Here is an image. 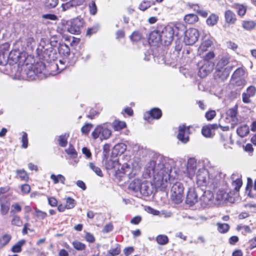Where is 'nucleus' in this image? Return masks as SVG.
Returning <instances> with one entry per match:
<instances>
[{
	"label": "nucleus",
	"mask_w": 256,
	"mask_h": 256,
	"mask_svg": "<svg viewBox=\"0 0 256 256\" xmlns=\"http://www.w3.org/2000/svg\"><path fill=\"white\" fill-rule=\"evenodd\" d=\"M175 165L174 160L168 158L160 156L151 160L146 168V174L153 178L156 188L165 190L168 187L170 180V173Z\"/></svg>",
	"instance_id": "obj_1"
},
{
	"label": "nucleus",
	"mask_w": 256,
	"mask_h": 256,
	"mask_svg": "<svg viewBox=\"0 0 256 256\" xmlns=\"http://www.w3.org/2000/svg\"><path fill=\"white\" fill-rule=\"evenodd\" d=\"M226 174L218 171L209 173L206 168H202L198 170L196 174V182L198 186H208L214 189L222 182Z\"/></svg>",
	"instance_id": "obj_2"
},
{
	"label": "nucleus",
	"mask_w": 256,
	"mask_h": 256,
	"mask_svg": "<svg viewBox=\"0 0 256 256\" xmlns=\"http://www.w3.org/2000/svg\"><path fill=\"white\" fill-rule=\"evenodd\" d=\"M83 24V19L79 17L70 20H62L60 26H58V32L61 34L66 32L72 34H80Z\"/></svg>",
	"instance_id": "obj_3"
},
{
	"label": "nucleus",
	"mask_w": 256,
	"mask_h": 256,
	"mask_svg": "<svg viewBox=\"0 0 256 256\" xmlns=\"http://www.w3.org/2000/svg\"><path fill=\"white\" fill-rule=\"evenodd\" d=\"M184 188L183 184L179 182L173 184L170 190V198L175 204H180L184 198Z\"/></svg>",
	"instance_id": "obj_4"
},
{
	"label": "nucleus",
	"mask_w": 256,
	"mask_h": 256,
	"mask_svg": "<svg viewBox=\"0 0 256 256\" xmlns=\"http://www.w3.org/2000/svg\"><path fill=\"white\" fill-rule=\"evenodd\" d=\"M111 134L112 130L108 128L106 124L98 126L92 133L94 139L100 138V140L108 138Z\"/></svg>",
	"instance_id": "obj_5"
},
{
	"label": "nucleus",
	"mask_w": 256,
	"mask_h": 256,
	"mask_svg": "<svg viewBox=\"0 0 256 256\" xmlns=\"http://www.w3.org/2000/svg\"><path fill=\"white\" fill-rule=\"evenodd\" d=\"M174 30L172 26H167L160 30L161 42L164 45H169L173 40Z\"/></svg>",
	"instance_id": "obj_6"
},
{
	"label": "nucleus",
	"mask_w": 256,
	"mask_h": 256,
	"mask_svg": "<svg viewBox=\"0 0 256 256\" xmlns=\"http://www.w3.org/2000/svg\"><path fill=\"white\" fill-rule=\"evenodd\" d=\"M199 32L196 28H189L185 32L184 42L187 45L194 44L198 40Z\"/></svg>",
	"instance_id": "obj_7"
},
{
	"label": "nucleus",
	"mask_w": 256,
	"mask_h": 256,
	"mask_svg": "<svg viewBox=\"0 0 256 256\" xmlns=\"http://www.w3.org/2000/svg\"><path fill=\"white\" fill-rule=\"evenodd\" d=\"M197 162L195 158H191L188 160L186 168L184 172L188 177L192 179L196 174Z\"/></svg>",
	"instance_id": "obj_8"
},
{
	"label": "nucleus",
	"mask_w": 256,
	"mask_h": 256,
	"mask_svg": "<svg viewBox=\"0 0 256 256\" xmlns=\"http://www.w3.org/2000/svg\"><path fill=\"white\" fill-rule=\"evenodd\" d=\"M232 69V66H228L225 69H218L216 68L214 72V78L222 82L226 80L230 72Z\"/></svg>",
	"instance_id": "obj_9"
},
{
	"label": "nucleus",
	"mask_w": 256,
	"mask_h": 256,
	"mask_svg": "<svg viewBox=\"0 0 256 256\" xmlns=\"http://www.w3.org/2000/svg\"><path fill=\"white\" fill-rule=\"evenodd\" d=\"M190 134V126H186L184 125L180 126L178 138L183 144H186L189 141Z\"/></svg>",
	"instance_id": "obj_10"
},
{
	"label": "nucleus",
	"mask_w": 256,
	"mask_h": 256,
	"mask_svg": "<svg viewBox=\"0 0 256 256\" xmlns=\"http://www.w3.org/2000/svg\"><path fill=\"white\" fill-rule=\"evenodd\" d=\"M214 64L210 62H204L200 68L198 75L202 78H204L210 74L213 70Z\"/></svg>",
	"instance_id": "obj_11"
},
{
	"label": "nucleus",
	"mask_w": 256,
	"mask_h": 256,
	"mask_svg": "<svg viewBox=\"0 0 256 256\" xmlns=\"http://www.w3.org/2000/svg\"><path fill=\"white\" fill-rule=\"evenodd\" d=\"M162 115V112L160 109L158 108H154L144 114V118L146 120L150 122L153 119L158 120L160 118Z\"/></svg>",
	"instance_id": "obj_12"
},
{
	"label": "nucleus",
	"mask_w": 256,
	"mask_h": 256,
	"mask_svg": "<svg viewBox=\"0 0 256 256\" xmlns=\"http://www.w3.org/2000/svg\"><path fill=\"white\" fill-rule=\"evenodd\" d=\"M139 191L144 196H148L152 193V184L148 180L140 182Z\"/></svg>",
	"instance_id": "obj_13"
},
{
	"label": "nucleus",
	"mask_w": 256,
	"mask_h": 256,
	"mask_svg": "<svg viewBox=\"0 0 256 256\" xmlns=\"http://www.w3.org/2000/svg\"><path fill=\"white\" fill-rule=\"evenodd\" d=\"M214 194L210 190L205 191L200 198L202 204L204 206H210L212 204Z\"/></svg>",
	"instance_id": "obj_14"
},
{
	"label": "nucleus",
	"mask_w": 256,
	"mask_h": 256,
	"mask_svg": "<svg viewBox=\"0 0 256 256\" xmlns=\"http://www.w3.org/2000/svg\"><path fill=\"white\" fill-rule=\"evenodd\" d=\"M198 196L195 190L190 188L186 198V202L190 205H193L198 202Z\"/></svg>",
	"instance_id": "obj_15"
},
{
	"label": "nucleus",
	"mask_w": 256,
	"mask_h": 256,
	"mask_svg": "<svg viewBox=\"0 0 256 256\" xmlns=\"http://www.w3.org/2000/svg\"><path fill=\"white\" fill-rule=\"evenodd\" d=\"M9 64L12 65L19 62L20 53L18 50H14L8 52Z\"/></svg>",
	"instance_id": "obj_16"
},
{
	"label": "nucleus",
	"mask_w": 256,
	"mask_h": 256,
	"mask_svg": "<svg viewBox=\"0 0 256 256\" xmlns=\"http://www.w3.org/2000/svg\"><path fill=\"white\" fill-rule=\"evenodd\" d=\"M224 18L226 23L234 24L236 21V14L230 10H227L224 13Z\"/></svg>",
	"instance_id": "obj_17"
},
{
	"label": "nucleus",
	"mask_w": 256,
	"mask_h": 256,
	"mask_svg": "<svg viewBox=\"0 0 256 256\" xmlns=\"http://www.w3.org/2000/svg\"><path fill=\"white\" fill-rule=\"evenodd\" d=\"M212 42L210 40H204L198 48V53L199 55L202 56L204 52L208 50V48L211 46Z\"/></svg>",
	"instance_id": "obj_18"
},
{
	"label": "nucleus",
	"mask_w": 256,
	"mask_h": 256,
	"mask_svg": "<svg viewBox=\"0 0 256 256\" xmlns=\"http://www.w3.org/2000/svg\"><path fill=\"white\" fill-rule=\"evenodd\" d=\"M172 28L174 30V34L178 36L182 35L184 33L185 34L186 31L184 25L180 23L176 24L172 26Z\"/></svg>",
	"instance_id": "obj_19"
},
{
	"label": "nucleus",
	"mask_w": 256,
	"mask_h": 256,
	"mask_svg": "<svg viewBox=\"0 0 256 256\" xmlns=\"http://www.w3.org/2000/svg\"><path fill=\"white\" fill-rule=\"evenodd\" d=\"M149 40L154 43L161 42L160 30L152 31L150 34Z\"/></svg>",
	"instance_id": "obj_20"
},
{
	"label": "nucleus",
	"mask_w": 256,
	"mask_h": 256,
	"mask_svg": "<svg viewBox=\"0 0 256 256\" xmlns=\"http://www.w3.org/2000/svg\"><path fill=\"white\" fill-rule=\"evenodd\" d=\"M118 168V170L116 172V175L118 176L121 178L123 177L124 175L129 176L131 168L128 164L123 165L121 168V170H120L119 168Z\"/></svg>",
	"instance_id": "obj_21"
},
{
	"label": "nucleus",
	"mask_w": 256,
	"mask_h": 256,
	"mask_svg": "<svg viewBox=\"0 0 256 256\" xmlns=\"http://www.w3.org/2000/svg\"><path fill=\"white\" fill-rule=\"evenodd\" d=\"M232 7L237 10L238 14L240 16H243L246 13V8L243 4L235 3Z\"/></svg>",
	"instance_id": "obj_22"
},
{
	"label": "nucleus",
	"mask_w": 256,
	"mask_h": 256,
	"mask_svg": "<svg viewBox=\"0 0 256 256\" xmlns=\"http://www.w3.org/2000/svg\"><path fill=\"white\" fill-rule=\"evenodd\" d=\"M58 50L59 53L64 56H68L70 54V48L64 43L60 44Z\"/></svg>",
	"instance_id": "obj_23"
},
{
	"label": "nucleus",
	"mask_w": 256,
	"mask_h": 256,
	"mask_svg": "<svg viewBox=\"0 0 256 256\" xmlns=\"http://www.w3.org/2000/svg\"><path fill=\"white\" fill-rule=\"evenodd\" d=\"M242 24L244 29L250 31L254 28L256 22L253 20H244L242 22Z\"/></svg>",
	"instance_id": "obj_24"
},
{
	"label": "nucleus",
	"mask_w": 256,
	"mask_h": 256,
	"mask_svg": "<svg viewBox=\"0 0 256 256\" xmlns=\"http://www.w3.org/2000/svg\"><path fill=\"white\" fill-rule=\"evenodd\" d=\"M236 132L239 136L243 138L249 133V128L246 124L241 126L237 128Z\"/></svg>",
	"instance_id": "obj_25"
},
{
	"label": "nucleus",
	"mask_w": 256,
	"mask_h": 256,
	"mask_svg": "<svg viewBox=\"0 0 256 256\" xmlns=\"http://www.w3.org/2000/svg\"><path fill=\"white\" fill-rule=\"evenodd\" d=\"M46 69V66L42 62H38L34 66V72L38 74L43 73Z\"/></svg>",
	"instance_id": "obj_26"
},
{
	"label": "nucleus",
	"mask_w": 256,
	"mask_h": 256,
	"mask_svg": "<svg viewBox=\"0 0 256 256\" xmlns=\"http://www.w3.org/2000/svg\"><path fill=\"white\" fill-rule=\"evenodd\" d=\"M12 238V236L9 234H4L0 238V249L6 246Z\"/></svg>",
	"instance_id": "obj_27"
},
{
	"label": "nucleus",
	"mask_w": 256,
	"mask_h": 256,
	"mask_svg": "<svg viewBox=\"0 0 256 256\" xmlns=\"http://www.w3.org/2000/svg\"><path fill=\"white\" fill-rule=\"evenodd\" d=\"M112 126L114 130L118 131L126 126L125 122L116 120L112 124Z\"/></svg>",
	"instance_id": "obj_28"
},
{
	"label": "nucleus",
	"mask_w": 256,
	"mask_h": 256,
	"mask_svg": "<svg viewBox=\"0 0 256 256\" xmlns=\"http://www.w3.org/2000/svg\"><path fill=\"white\" fill-rule=\"evenodd\" d=\"M228 62L229 58L226 56H224L218 62L216 68L218 69H225Z\"/></svg>",
	"instance_id": "obj_29"
},
{
	"label": "nucleus",
	"mask_w": 256,
	"mask_h": 256,
	"mask_svg": "<svg viewBox=\"0 0 256 256\" xmlns=\"http://www.w3.org/2000/svg\"><path fill=\"white\" fill-rule=\"evenodd\" d=\"M245 73L246 70L243 67L238 68L234 72L232 76V78L234 79L242 78Z\"/></svg>",
	"instance_id": "obj_30"
},
{
	"label": "nucleus",
	"mask_w": 256,
	"mask_h": 256,
	"mask_svg": "<svg viewBox=\"0 0 256 256\" xmlns=\"http://www.w3.org/2000/svg\"><path fill=\"white\" fill-rule=\"evenodd\" d=\"M68 136L69 134L67 133L60 136L58 139V144L62 147L66 146L68 144L67 140Z\"/></svg>",
	"instance_id": "obj_31"
},
{
	"label": "nucleus",
	"mask_w": 256,
	"mask_h": 256,
	"mask_svg": "<svg viewBox=\"0 0 256 256\" xmlns=\"http://www.w3.org/2000/svg\"><path fill=\"white\" fill-rule=\"evenodd\" d=\"M198 18L196 14H188L184 17V20L185 22L192 24L198 22Z\"/></svg>",
	"instance_id": "obj_32"
},
{
	"label": "nucleus",
	"mask_w": 256,
	"mask_h": 256,
	"mask_svg": "<svg viewBox=\"0 0 256 256\" xmlns=\"http://www.w3.org/2000/svg\"><path fill=\"white\" fill-rule=\"evenodd\" d=\"M50 179L52 180L54 184H56L59 182L62 184H64V182L66 180L65 177L60 174L58 175H55L54 174H51Z\"/></svg>",
	"instance_id": "obj_33"
},
{
	"label": "nucleus",
	"mask_w": 256,
	"mask_h": 256,
	"mask_svg": "<svg viewBox=\"0 0 256 256\" xmlns=\"http://www.w3.org/2000/svg\"><path fill=\"white\" fill-rule=\"evenodd\" d=\"M106 167L107 170H112L116 168L118 166H119L118 162L116 160H107L106 161Z\"/></svg>",
	"instance_id": "obj_34"
},
{
	"label": "nucleus",
	"mask_w": 256,
	"mask_h": 256,
	"mask_svg": "<svg viewBox=\"0 0 256 256\" xmlns=\"http://www.w3.org/2000/svg\"><path fill=\"white\" fill-rule=\"evenodd\" d=\"M236 110L234 108L230 109L227 112L228 116L232 118V126L236 125L238 122V119L236 118Z\"/></svg>",
	"instance_id": "obj_35"
},
{
	"label": "nucleus",
	"mask_w": 256,
	"mask_h": 256,
	"mask_svg": "<svg viewBox=\"0 0 256 256\" xmlns=\"http://www.w3.org/2000/svg\"><path fill=\"white\" fill-rule=\"evenodd\" d=\"M9 64L8 54V52L0 51V64L2 65H6Z\"/></svg>",
	"instance_id": "obj_36"
},
{
	"label": "nucleus",
	"mask_w": 256,
	"mask_h": 256,
	"mask_svg": "<svg viewBox=\"0 0 256 256\" xmlns=\"http://www.w3.org/2000/svg\"><path fill=\"white\" fill-rule=\"evenodd\" d=\"M126 145L124 143L118 144L114 146V150L117 152V154H122L126 150Z\"/></svg>",
	"instance_id": "obj_37"
},
{
	"label": "nucleus",
	"mask_w": 256,
	"mask_h": 256,
	"mask_svg": "<svg viewBox=\"0 0 256 256\" xmlns=\"http://www.w3.org/2000/svg\"><path fill=\"white\" fill-rule=\"evenodd\" d=\"M202 135L206 138H212L214 134L212 130L208 126V125L203 126L202 130Z\"/></svg>",
	"instance_id": "obj_38"
},
{
	"label": "nucleus",
	"mask_w": 256,
	"mask_h": 256,
	"mask_svg": "<svg viewBox=\"0 0 256 256\" xmlns=\"http://www.w3.org/2000/svg\"><path fill=\"white\" fill-rule=\"evenodd\" d=\"M25 242L24 240L18 241L12 248V251L14 252H20L22 251V246L25 244Z\"/></svg>",
	"instance_id": "obj_39"
},
{
	"label": "nucleus",
	"mask_w": 256,
	"mask_h": 256,
	"mask_svg": "<svg viewBox=\"0 0 256 256\" xmlns=\"http://www.w3.org/2000/svg\"><path fill=\"white\" fill-rule=\"evenodd\" d=\"M216 225L218 226V231L222 234L226 233L230 229V226L227 224L218 222Z\"/></svg>",
	"instance_id": "obj_40"
},
{
	"label": "nucleus",
	"mask_w": 256,
	"mask_h": 256,
	"mask_svg": "<svg viewBox=\"0 0 256 256\" xmlns=\"http://www.w3.org/2000/svg\"><path fill=\"white\" fill-rule=\"evenodd\" d=\"M156 241L160 245H165L168 242V236L164 234H160L156 238Z\"/></svg>",
	"instance_id": "obj_41"
},
{
	"label": "nucleus",
	"mask_w": 256,
	"mask_h": 256,
	"mask_svg": "<svg viewBox=\"0 0 256 256\" xmlns=\"http://www.w3.org/2000/svg\"><path fill=\"white\" fill-rule=\"evenodd\" d=\"M89 12L90 14L95 15L97 13L98 8L94 0H91L88 4Z\"/></svg>",
	"instance_id": "obj_42"
},
{
	"label": "nucleus",
	"mask_w": 256,
	"mask_h": 256,
	"mask_svg": "<svg viewBox=\"0 0 256 256\" xmlns=\"http://www.w3.org/2000/svg\"><path fill=\"white\" fill-rule=\"evenodd\" d=\"M16 176L20 178L22 180L28 181V176L26 172L24 170H18L16 171Z\"/></svg>",
	"instance_id": "obj_43"
},
{
	"label": "nucleus",
	"mask_w": 256,
	"mask_h": 256,
	"mask_svg": "<svg viewBox=\"0 0 256 256\" xmlns=\"http://www.w3.org/2000/svg\"><path fill=\"white\" fill-rule=\"evenodd\" d=\"M45 6L48 8H54L58 4V0H42Z\"/></svg>",
	"instance_id": "obj_44"
},
{
	"label": "nucleus",
	"mask_w": 256,
	"mask_h": 256,
	"mask_svg": "<svg viewBox=\"0 0 256 256\" xmlns=\"http://www.w3.org/2000/svg\"><path fill=\"white\" fill-rule=\"evenodd\" d=\"M218 18V16L212 14L206 20V23L209 26H213L217 23Z\"/></svg>",
	"instance_id": "obj_45"
},
{
	"label": "nucleus",
	"mask_w": 256,
	"mask_h": 256,
	"mask_svg": "<svg viewBox=\"0 0 256 256\" xmlns=\"http://www.w3.org/2000/svg\"><path fill=\"white\" fill-rule=\"evenodd\" d=\"M108 251L110 252L114 256H116L118 255L121 252L120 246L118 244H116Z\"/></svg>",
	"instance_id": "obj_46"
},
{
	"label": "nucleus",
	"mask_w": 256,
	"mask_h": 256,
	"mask_svg": "<svg viewBox=\"0 0 256 256\" xmlns=\"http://www.w3.org/2000/svg\"><path fill=\"white\" fill-rule=\"evenodd\" d=\"M140 181L138 180H134L129 185L130 189L132 190L134 192H138L140 190Z\"/></svg>",
	"instance_id": "obj_47"
},
{
	"label": "nucleus",
	"mask_w": 256,
	"mask_h": 256,
	"mask_svg": "<svg viewBox=\"0 0 256 256\" xmlns=\"http://www.w3.org/2000/svg\"><path fill=\"white\" fill-rule=\"evenodd\" d=\"M12 224L18 226H20L22 224V220L20 216L16 215H12Z\"/></svg>",
	"instance_id": "obj_48"
},
{
	"label": "nucleus",
	"mask_w": 256,
	"mask_h": 256,
	"mask_svg": "<svg viewBox=\"0 0 256 256\" xmlns=\"http://www.w3.org/2000/svg\"><path fill=\"white\" fill-rule=\"evenodd\" d=\"M152 5L150 1L148 0H144L139 5V9L141 10L144 11L147 8H150Z\"/></svg>",
	"instance_id": "obj_49"
},
{
	"label": "nucleus",
	"mask_w": 256,
	"mask_h": 256,
	"mask_svg": "<svg viewBox=\"0 0 256 256\" xmlns=\"http://www.w3.org/2000/svg\"><path fill=\"white\" fill-rule=\"evenodd\" d=\"M232 83L237 86H242L246 84V80L243 78H238L234 79L231 78Z\"/></svg>",
	"instance_id": "obj_50"
},
{
	"label": "nucleus",
	"mask_w": 256,
	"mask_h": 256,
	"mask_svg": "<svg viewBox=\"0 0 256 256\" xmlns=\"http://www.w3.org/2000/svg\"><path fill=\"white\" fill-rule=\"evenodd\" d=\"M22 210V207L18 204L14 203L12 205L10 214L12 215H16V213L19 212Z\"/></svg>",
	"instance_id": "obj_51"
},
{
	"label": "nucleus",
	"mask_w": 256,
	"mask_h": 256,
	"mask_svg": "<svg viewBox=\"0 0 256 256\" xmlns=\"http://www.w3.org/2000/svg\"><path fill=\"white\" fill-rule=\"evenodd\" d=\"M130 39L133 42H138L142 38V34L138 31L134 32L130 36Z\"/></svg>",
	"instance_id": "obj_52"
},
{
	"label": "nucleus",
	"mask_w": 256,
	"mask_h": 256,
	"mask_svg": "<svg viewBox=\"0 0 256 256\" xmlns=\"http://www.w3.org/2000/svg\"><path fill=\"white\" fill-rule=\"evenodd\" d=\"M68 154L72 158H75L77 156V152L74 150V148L70 145V146L65 150Z\"/></svg>",
	"instance_id": "obj_53"
},
{
	"label": "nucleus",
	"mask_w": 256,
	"mask_h": 256,
	"mask_svg": "<svg viewBox=\"0 0 256 256\" xmlns=\"http://www.w3.org/2000/svg\"><path fill=\"white\" fill-rule=\"evenodd\" d=\"M242 184V180L240 178H237L236 180H233L232 185L236 191H238Z\"/></svg>",
	"instance_id": "obj_54"
},
{
	"label": "nucleus",
	"mask_w": 256,
	"mask_h": 256,
	"mask_svg": "<svg viewBox=\"0 0 256 256\" xmlns=\"http://www.w3.org/2000/svg\"><path fill=\"white\" fill-rule=\"evenodd\" d=\"M90 168L98 176H102V172L98 167L96 166L94 163L90 162L89 164Z\"/></svg>",
	"instance_id": "obj_55"
},
{
	"label": "nucleus",
	"mask_w": 256,
	"mask_h": 256,
	"mask_svg": "<svg viewBox=\"0 0 256 256\" xmlns=\"http://www.w3.org/2000/svg\"><path fill=\"white\" fill-rule=\"evenodd\" d=\"M76 205L75 200L70 198L68 197L66 200V204H65L66 209H71L74 207Z\"/></svg>",
	"instance_id": "obj_56"
},
{
	"label": "nucleus",
	"mask_w": 256,
	"mask_h": 256,
	"mask_svg": "<svg viewBox=\"0 0 256 256\" xmlns=\"http://www.w3.org/2000/svg\"><path fill=\"white\" fill-rule=\"evenodd\" d=\"M74 247L78 250H82L85 249L86 245L82 242L75 240L72 242Z\"/></svg>",
	"instance_id": "obj_57"
},
{
	"label": "nucleus",
	"mask_w": 256,
	"mask_h": 256,
	"mask_svg": "<svg viewBox=\"0 0 256 256\" xmlns=\"http://www.w3.org/2000/svg\"><path fill=\"white\" fill-rule=\"evenodd\" d=\"M22 146L24 148H26L28 146V134L26 132H22Z\"/></svg>",
	"instance_id": "obj_58"
},
{
	"label": "nucleus",
	"mask_w": 256,
	"mask_h": 256,
	"mask_svg": "<svg viewBox=\"0 0 256 256\" xmlns=\"http://www.w3.org/2000/svg\"><path fill=\"white\" fill-rule=\"evenodd\" d=\"M75 6L74 5L73 2L72 0H70L66 3L63 4L62 5V10L64 12L66 10L70 9V8Z\"/></svg>",
	"instance_id": "obj_59"
},
{
	"label": "nucleus",
	"mask_w": 256,
	"mask_h": 256,
	"mask_svg": "<svg viewBox=\"0 0 256 256\" xmlns=\"http://www.w3.org/2000/svg\"><path fill=\"white\" fill-rule=\"evenodd\" d=\"M204 58V62H210V60L213 59L214 57V54L213 52H208L205 56H202Z\"/></svg>",
	"instance_id": "obj_60"
},
{
	"label": "nucleus",
	"mask_w": 256,
	"mask_h": 256,
	"mask_svg": "<svg viewBox=\"0 0 256 256\" xmlns=\"http://www.w3.org/2000/svg\"><path fill=\"white\" fill-rule=\"evenodd\" d=\"M92 124H87L83 126L81 128L82 132L84 134H88L90 132Z\"/></svg>",
	"instance_id": "obj_61"
},
{
	"label": "nucleus",
	"mask_w": 256,
	"mask_h": 256,
	"mask_svg": "<svg viewBox=\"0 0 256 256\" xmlns=\"http://www.w3.org/2000/svg\"><path fill=\"white\" fill-rule=\"evenodd\" d=\"M60 37L56 35H54L50 38V44L52 46H56L59 40Z\"/></svg>",
	"instance_id": "obj_62"
},
{
	"label": "nucleus",
	"mask_w": 256,
	"mask_h": 256,
	"mask_svg": "<svg viewBox=\"0 0 256 256\" xmlns=\"http://www.w3.org/2000/svg\"><path fill=\"white\" fill-rule=\"evenodd\" d=\"M22 42H24L23 45L24 46H28L34 42V38L32 37L28 36L24 39H22Z\"/></svg>",
	"instance_id": "obj_63"
},
{
	"label": "nucleus",
	"mask_w": 256,
	"mask_h": 256,
	"mask_svg": "<svg viewBox=\"0 0 256 256\" xmlns=\"http://www.w3.org/2000/svg\"><path fill=\"white\" fill-rule=\"evenodd\" d=\"M0 212L2 215H6L8 212L10 204H0Z\"/></svg>",
	"instance_id": "obj_64"
}]
</instances>
